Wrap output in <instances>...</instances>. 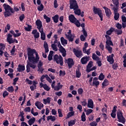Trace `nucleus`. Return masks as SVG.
<instances>
[{
  "label": "nucleus",
  "mask_w": 126,
  "mask_h": 126,
  "mask_svg": "<svg viewBox=\"0 0 126 126\" xmlns=\"http://www.w3.org/2000/svg\"><path fill=\"white\" fill-rule=\"evenodd\" d=\"M27 55L28 60L30 63H38V62L40 60V57H39V55L38 54V52L36 51V50L30 47L28 48Z\"/></svg>",
  "instance_id": "nucleus-1"
},
{
  "label": "nucleus",
  "mask_w": 126,
  "mask_h": 126,
  "mask_svg": "<svg viewBox=\"0 0 126 126\" xmlns=\"http://www.w3.org/2000/svg\"><path fill=\"white\" fill-rule=\"evenodd\" d=\"M3 7L5 9V11L3 13L4 17H9L12 16V14H14L15 11L17 12L19 10V8L17 6L14 7L13 8L10 7V6L6 3L3 4Z\"/></svg>",
  "instance_id": "nucleus-2"
},
{
  "label": "nucleus",
  "mask_w": 126,
  "mask_h": 126,
  "mask_svg": "<svg viewBox=\"0 0 126 126\" xmlns=\"http://www.w3.org/2000/svg\"><path fill=\"white\" fill-rule=\"evenodd\" d=\"M117 117L119 123H122L124 125L126 124V118L124 117L123 112L121 110H118L117 111Z\"/></svg>",
  "instance_id": "nucleus-3"
},
{
  "label": "nucleus",
  "mask_w": 126,
  "mask_h": 126,
  "mask_svg": "<svg viewBox=\"0 0 126 126\" xmlns=\"http://www.w3.org/2000/svg\"><path fill=\"white\" fill-rule=\"evenodd\" d=\"M53 60L57 64H60L62 66L63 65V58L62 55H60L59 56L58 54L54 55Z\"/></svg>",
  "instance_id": "nucleus-4"
},
{
  "label": "nucleus",
  "mask_w": 126,
  "mask_h": 126,
  "mask_svg": "<svg viewBox=\"0 0 126 126\" xmlns=\"http://www.w3.org/2000/svg\"><path fill=\"white\" fill-rule=\"evenodd\" d=\"M121 19L122 21V26L120 23H117L116 26L117 29H121L122 27L123 28H126V17L123 15L121 17Z\"/></svg>",
  "instance_id": "nucleus-5"
},
{
  "label": "nucleus",
  "mask_w": 126,
  "mask_h": 126,
  "mask_svg": "<svg viewBox=\"0 0 126 126\" xmlns=\"http://www.w3.org/2000/svg\"><path fill=\"white\" fill-rule=\"evenodd\" d=\"M93 12L94 14H97L100 18L101 21H103V13H102V10L100 8H97L94 6L93 8Z\"/></svg>",
  "instance_id": "nucleus-6"
},
{
  "label": "nucleus",
  "mask_w": 126,
  "mask_h": 126,
  "mask_svg": "<svg viewBox=\"0 0 126 126\" xmlns=\"http://www.w3.org/2000/svg\"><path fill=\"white\" fill-rule=\"evenodd\" d=\"M70 9H76L78 8V4L76 0H69Z\"/></svg>",
  "instance_id": "nucleus-7"
},
{
  "label": "nucleus",
  "mask_w": 126,
  "mask_h": 126,
  "mask_svg": "<svg viewBox=\"0 0 126 126\" xmlns=\"http://www.w3.org/2000/svg\"><path fill=\"white\" fill-rule=\"evenodd\" d=\"M58 47L59 48V51L62 54L63 57L64 58V57L66 56V50H65V49L62 46L60 41L58 42Z\"/></svg>",
  "instance_id": "nucleus-8"
},
{
  "label": "nucleus",
  "mask_w": 126,
  "mask_h": 126,
  "mask_svg": "<svg viewBox=\"0 0 126 126\" xmlns=\"http://www.w3.org/2000/svg\"><path fill=\"white\" fill-rule=\"evenodd\" d=\"M73 52L75 56L79 59H80V58L83 56V53L81 50H78L75 48H74L73 49Z\"/></svg>",
  "instance_id": "nucleus-9"
},
{
  "label": "nucleus",
  "mask_w": 126,
  "mask_h": 126,
  "mask_svg": "<svg viewBox=\"0 0 126 126\" xmlns=\"http://www.w3.org/2000/svg\"><path fill=\"white\" fill-rule=\"evenodd\" d=\"M112 10H114V18L116 21L119 20L120 18V13L118 12V8H116V7H113Z\"/></svg>",
  "instance_id": "nucleus-10"
},
{
  "label": "nucleus",
  "mask_w": 126,
  "mask_h": 126,
  "mask_svg": "<svg viewBox=\"0 0 126 126\" xmlns=\"http://www.w3.org/2000/svg\"><path fill=\"white\" fill-rule=\"evenodd\" d=\"M67 63L69 69L71 68L73 65H74V62H73V59L72 58H68L67 60Z\"/></svg>",
  "instance_id": "nucleus-11"
},
{
  "label": "nucleus",
  "mask_w": 126,
  "mask_h": 126,
  "mask_svg": "<svg viewBox=\"0 0 126 126\" xmlns=\"http://www.w3.org/2000/svg\"><path fill=\"white\" fill-rule=\"evenodd\" d=\"M90 57L89 56H84V57L82 58L81 59V63L82 64H86L87 62H89V60Z\"/></svg>",
  "instance_id": "nucleus-12"
},
{
  "label": "nucleus",
  "mask_w": 126,
  "mask_h": 126,
  "mask_svg": "<svg viewBox=\"0 0 126 126\" xmlns=\"http://www.w3.org/2000/svg\"><path fill=\"white\" fill-rule=\"evenodd\" d=\"M98 78L97 77H94L93 80V84H90L92 86H95V87H98V86L100 84V82L98 81Z\"/></svg>",
  "instance_id": "nucleus-13"
},
{
  "label": "nucleus",
  "mask_w": 126,
  "mask_h": 126,
  "mask_svg": "<svg viewBox=\"0 0 126 126\" xmlns=\"http://www.w3.org/2000/svg\"><path fill=\"white\" fill-rule=\"evenodd\" d=\"M32 34L33 35L35 41H36V39H39L40 37V33L38 32L37 30H33L32 32Z\"/></svg>",
  "instance_id": "nucleus-14"
},
{
  "label": "nucleus",
  "mask_w": 126,
  "mask_h": 126,
  "mask_svg": "<svg viewBox=\"0 0 126 126\" xmlns=\"http://www.w3.org/2000/svg\"><path fill=\"white\" fill-rule=\"evenodd\" d=\"M103 8L105 9V12L107 17H110L112 15L111 10L105 6H104Z\"/></svg>",
  "instance_id": "nucleus-15"
},
{
  "label": "nucleus",
  "mask_w": 126,
  "mask_h": 126,
  "mask_svg": "<svg viewBox=\"0 0 126 126\" xmlns=\"http://www.w3.org/2000/svg\"><path fill=\"white\" fill-rule=\"evenodd\" d=\"M7 41L10 44H13V43H14V39L12 38V35L10 33H9L7 35Z\"/></svg>",
  "instance_id": "nucleus-16"
},
{
  "label": "nucleus",
  "mask_w": 126,
  "mask_h": 126,
  "mask_svg": "<svg viewBox=\"0 0 126 126\" xmlns=\"http://www.w3.org/2000/svg\"><path fill=\"white\" fill-rule=\"evenodd\" d=\"M114 57V54H112L111 55H109V56H107V62L110 63V64H113L115 62V60H114V58L113 57Z\"/></svg>",
  "instance_id": "nucleus-17"
},
{
  "label": "nucleus",
  "mask_w": 126,
  "mask_h": 126,
  "mask_svg": "<svg viewBox=\"0 0 126 126\" xmlns=\"http://www.w3.org/2000/svg\"><path fill=\"white\" fill-rule=\"evenodd\" d=\"M35 106H36V107L39 110H41V109H42V108L44 107V104H43V103H42V102H41L39 101L35 102Z\"/></svg>",
  "instance_id": "nucleus-18"
},
{
  "label": "nucleus",
  "mask_w": 126,
  "mask_h": 126,
  "mask_svg": "<svg viewBox=\"0 0 126 126\" xmlns=\"http://www.w3.org/2000/svg\"><path fill=\"white\" fill-rule=\"evenodd\" d=\"M35 24L36 26H37V29L40 31V30H41V28L42 27V21H41L40 19L37 20L35 22Z\"/></svg>",
  "instance_id": "nucleus-19"
},
{
  "label": "nucleus",
  "mask_w": 126,
  "mask_h": 126,
  "mask_svg": "<svg viewBox=\"0 0 126 126\" xmlns=\"http://www.w3.org/2000/svg\"><path fill=\"white\" fill-rule=\"evenodd\" d=\"M88 107L91 108V109H93L94 107V103H93V100L92 99H89L88 100Z\"/></svg>",
  "instance_id": "nucleus-20"
},
{
  "label": "nucleus",
  "mask_w": 126,
  "mask_h": 126,
  "mask_svg": "<svg viewBox=\"0 0 126 126\" xmlns=\"http://www.w3.org/2000/svg\"><path fill=\"white\" fill-rule=\"evenodd\" d=\"M74 10V13L75 14L77 15H80L81 17H83L84 16V14H81V10L80 9L77 8L76 9H73Z\"/></svg>",
  "instance_id": "nucleus-21"
},
{
  "label": "nucleus",
  "mask_w": 126,
  "mask_h": 126,
  "mask_svg": "<svg viewBox=\"0 0 126 126\" xmlns=\"http://www.w3.org/2000/svg\"><path fill=\"white\" fill-rule=\"evenodd\" d=\"M68 18H69V21L72 23H74V22H75V21H76V20L77 19H76V18H75L74 15L72 14H71L70 15H69L68 17Z\"/></svg>",
  "instance_id": "nucleus-22"
},
{
  "label": "nucleus",
  "mask_w": 126,
  "mask_h": 126,
  "mask_svg": "<svg viewBox=\"0 0 126 126\" xmlns=\"http://www.w3.org/2000/svg\"><path fill=\"white\" fill-rule=\"evenodd\" d=\"M17 69L19 72H22V71L25 70V66L24 65L19 64Z\"/></svg>",
  "instance_id": "nucleus-23"
},
{
  "label": "nucleus",
  "mask_w": 126,
  "mask_h": 126,
  "mask_svg": "<svg viewBox=\"0 0 126 126\" xmlns=\"http://www.w3.org/2000/svg\"><path fill=\"white\" fill-rule=\"evenodd\" d=\"M39 31L40 33H41L40 38L41 40H42V41H45V40H46V33H45L43 29H42V30H39Z\"/></svg>",
  "instance_id": "nucleus-24"
},
{
  "label": "nucleus",
  "mask_w": 126,
  "mask_h": 126,
  "mask_svg": "<svg viewBox=\"0 0 126 126\" xmlns=\"http://www.w3.org/2000/svg\"><path fill=\"white\" fill-rule=\"evenodd\" d=\"M65 36L68 39L69 42H73L74 40V35H67V34H65Z\"/></svg>",
  "instance_id": "nucleus-25"
},
{
  "label": "nucleus",
  "mask_w": 126,
  "mask_h": 126,
  "mask_svg": "<svg viewBox=\"0 0 126 126\" xmlns=\"http://www.w3.org/2000/svg\"><path fill=\"white\" fill-rule=\"evenodd\" d=\"M43 47L45 49V52L46 53H49V45L47 43V41H44Z\"/></svg>",
  "instance_id": "nucleus-26"
},
{
  "label": "nucleus",
  "mask_w": 126,
  "mask_h": 126,
  "mask_svg": "<svg viewBox=\"0 0 126 126\" xmlns=\"http://www.w3.org/2000/svg\"><path fill=\"white\" fill-rule=\"evenodd\" d=\"M10 33H11V34H12V35H13L14 38H17V37H20V36L21 35V32H19L16 34V33L14 32V31H13V30L10 31Z\"/></svg>",
  "instance_id": "nucleus-27"
},
{
  "label": "nucleus",
  "mask_w": 126,
  "mask_h": 126,
  "mask_svg": "<svg viewBox=\"0 0 126 126\" xmlns=\"http://www.w3.org/2000/svg\"><path fill=\"white\" fill-rule=\"evenodd\" d=\"M60 40L62 45L63 46H64V45H67V40L64 39V37L63 36L61 37Z\"/></svg>",
  "instance_id": "nucleus-28"
},
{
  "label": "nucleus",
  "mask_w": 126,
  "mask_h": 126,
  "mask_svg": "<svg viewBox=\"0 0 126 126\" xmlns=\"http://www.w3.org/2000/svg\"><path fill=\"white\" fill-rule=\"evenodd\" d=\"M62 88H63V85H61V83L59 82L57 84V86L54 88V90L55 91H59Z\"/></svg>",
  "instance_id": "nucleus-29"
},
{
  "label": "nucleus",
  "mask_w": 126,
  "mask_h": 126,
  "mask_svg": "<svg viewBox=\"0 0 126 126\" xmlns=\"http://www.w3.org/2000/svg\"><path fill=\"white\" fill-rule=\"evenodd\" d=\"M35 119L34 117H32V118H31L29 120H28V123L29 125V126H32L33 124L35 123Z\"/></svg>",
  "instance_id": "nucleus-30"
},
{
  "label": "nucleus",
  "mask_w": 126,
  "mask_h": 126,
  "mask_svg": "<svg viewBox=\"0 0 126 126\" xmlns=\"http://www.w3.org/2000/svg\"><path fill=\"white\" fill-rule=\"evenodd\" d=\"M47 121H51V122H55L56 121V117L53 116H49L47 117Z\"/></svg>",
  "instance_id": "nucleus-31"
},
{
  "label": "nucleus",
  "mask_w": 126,
  "mask_h": 126,
  "mask_svg": "<svg viewBox=\"0 0 126 126\" xmlns=\"http://www.w3.org/2000/svg\"><path fill=\"white\" fill-rule=\"evenodd\" d=\"M52 19L55 23H58L59 22V15H55L52 17Z\"/></svg>",
  "instance_id": "nucleus-32"
},
{
  "label": "nucleus",
  "mask_w": 126,
  "mask_h": 126,
  "mask_svg": "<svg viewBox=\"0 0 126 126\" xmlns=\"http://www.w3.org/2000/svg\"><path fill=\"white\" fill-rule=\"evenodd\" d=\"M108 83H109V81L107 79H105L103 82L102 83V88H104L105 86H108Z\"/></svg>",
  "instance_id": "nucleus-33"
},
{
  "label": "nucleus",
  "mask_w": 126,
  "mask_h": 126,
  "mask_svg": "<svg viewBox=\"0 0 126 126\" xmlns=\"http://www.w3.org/2000/svg\"><path fill=\"white\" fill-rule=\"evenodd\" d=\"M43 18L46 20L47 23H49V22H51V18L47 17V15L44 14L43 15Z\"/></svg>",
  "instance_id": "nucleus-34"
},
{
  "label": "nucleus",
  "mask_w": 126,
  "mask_h": 126,
  "mask_svg": "<svg viewBox=\"0 0 126 126\" xmlns=\"http://www.w3.org/2000/svg\"><path fill=\"white\" fill-rule=\"evenodd\" d=\"M81 118L82 122H85L86 121V115H85V112L82 113Z\"/></svg>",
  "instance_id": "nucleus-35"
},
{
  "label": "nucleus",
  "mask_w": 126,
  "mask_h": 126,
  "mask_svg": "<svg viewBox=\"0 0 126 126\" xmlns=\"http://www.w3.org/2000/svg\"><path fill=\"white\" fill-rule=\"evenodd\" d=\"M43 102H44V104H47V103L50 104L51 103V98L48 97L46 99H43Z\"/></svg>",
  "instance_id": "nucleus-36"
},
{
  "label": "nucleus",
  "mask_w": 126,
  "mask_h": 126,
  "mask_svg": "<svg viewBox=\"0 0 126 126\" xmlns=\"http://www.w3.org/2000/svg\"><path fill=\"white\" fill-rule=\"evenodd\" d=\"M114 29L111 28L109 30L106 31V35H111L112 33L114 32Z\"/></svg>",
  "instance_id": "nucleus-37"
},
{
  "label": "nucleus",
  "mask_w": 126,
  "mask_h": 126,
  "mask_svg": "<svg viewBox=\"0 0 126 126\" xmlns=\"http://www.w3.org/2000/svg\"><path fill=\"white\" fill-rule=\"evenodd\" d=\"M80 76H81V73L80 72L79 69H78L76 71V77H77V78H79Z\"/></svg>",
  "instance_id": "nucleus-38"
},
{
  "label": "nucleus",
  "mask_w": 126,
  "mask_h": 126,
  "mask_svg": "<svg viewBox=\"0 0 126 126\" xmlns=\"http://www.w3.org/2000/svg\"><path fill=\"white\" fill-rule=\"evenodd\" d=\"M113 4L116 5L115 8H117V10L119 9V0H114Z\"/></svg>",
  "instance_id": "nucleus-39"
},
{
  "label": "nucleus",
  "mask_w": 126,
  "mask_h": 126,
  "mask_svg": "<svg viewBox=\"0 0 126 126\" xmlns=\"http://www.w3.org/2000/svg\"><path fill=\"white\" fill-rule=\"evenodd\" d=\"M98 79H99V80H104V79H105V75L102 73H101L99 74Z\"/></svg>",
  "instance_id": "nucleus-40"
},
{
  "label": "nucleus",
  "mask_w": 126,
  "mask_h": 126,
  "mask_svg": "<svg viewBox=\"0 0 126 126\" xmlns=\"http://www.w3.org/2000/svg\"><path fill=\"white\" fill-rule=\"evenodd\" d=\"M7 91H8V92H10V93H12L14 91V89H13V86L8 87L7 88Z\"/></svg>",
  "instance_id": "nucleus-41"
},
{
  "label": "nucleus",
  "mask_w": 126,
  "mask_h": 126,
  "mask_svg": "<svg viewBox=\"0 0 126 126\" xmlns=\"http://www.w3.org/2000/svg\"><path fill=\"white\" fill-rule=\"evenodd\" d=\"M27 26L28 27L25 28V30H26V31H29V32L31 31V29H32V26L27 24Z\"/></svg>",
  "instance_id": "nucleus-42"
},
{
  "label": "nucleus",
  "mask_w": 126,
  "mask_h": 126,
  "mask_svg": "<svg viewBox=\"0 0 126 126\" xmlns=\"http://www.w3.org/2000/svg\"><path fill=\"white\" fill-rule=\"evenodd\" d=\"M44 9V5L43 4H41L40 6H38L37 7V10L38 11H42Z\"/></svg>",
  "instance_id": "nucleus-43"
},
{
  "label": "nucleus",
  "mask_w": 126,
  "mask_h": 126,
  "mask_svg": "<svg viewBox=\"0 0 126 126\" xmlns=\"http://www.w3.org/2000/svg\"><path fill=\"white\" fill-rule=\"evenodd\" d=\"M81 103L83 107H86L87 106V101H86V99H84L83 101H81Z\"/></svg>",
  "instance_id": "nucleus-44"
},
{
  "label": "nucleus",
  "mask_w": 126,
  "mask_h": 126,
  "mask_svg": "<svg viewBox=\"0 0 126 126\" xmlns=\"http://www.w3.org/2000/svg\"><path fill=\"white\" fill-rule=\"evenodd\" d=\"M68 126H74V125H75V121H74V120H70L68 123Z\"/></svg>",
  "instance_id": "nucleus-45"
},
{
  "label": "nucleus",
  "mask_w": 126,
  "mask_h": 126,
  "mask_svg": "<svg viewBox=\"0 0 126 126\" xmlns=\"http://www.w3.org/2000/svg\"><path fill=\"white\" fill-rule=\"evenodd\" d=\"M105 48H106V50H108V51L110 54H112V51L113 50V48H112V47H111L110 46H106Z\"/></svg>",
  "instance_id": "nucleus-46"
},
{
  "label": "nucleus",
  "mask_w": 126,
  "mask_h": 126,
  "mask_svg": "<svg viewBox=\"0 0 126 126\" xmlns=\"http://www.w3.org/2000/svg\"><path fill=\"white\" fill-rule=\"evenodd\" d=\"M118 67H119V65L118 64V63H114L112 65V68L115 70H117V69H118Z\"/></svg>",
  "instance_id": "nucleus-47"
},
{
  "label": "nucleus",
  "mask_w": 126,
  "mask_h": 126,
  "mask_svg": "<svg viewBox=\"0 0 126 126\" xmlns=\"http://www.w3.org/2000/svg\"><path fill=\"white\" fill-rule=\"evenodd\" d=\"M51 47L54 51H55V52L58 51V47H57V44H51Z\"/></svg>",
  "instance_id": "nucleus-48"
},
{
  "label": "nucleus",
  "mask_w": 126,
  "mask_h": 126,
  "mask_svg": "<svg viewBox=\"0 0 126 126\" xmlns=\"http://www.w3.org/2000/svg\"><path fill=\"white\" fill-rule=\"evenodd\" d=\"M85 112H86V115L87 116H88L91 114V113H93V110L91 109H88L87 111L86 110H85Z\"/></svg>",
  "instance_id": "nucleus-49"
},
{
  "label": "nucleus",
  "mask_w": 126,
  "mask_h": 126,
  "mask_svg": "<svg viewBox=\"0 0 126 126\" xmlns=\"http://www.w3.org/2000/svg\"><path fill=\"white\" fill-rule=\"evenodd\" d=\"M74 115V111H71L70 112H69L67 115V118L68 119L70 118V117H72Z\"/></svg>",
  "instance_id": "nucleus-50"
},
{
  "label": "nucleus",
  "mask_w": 126,
  "mask_h": 126,
  "mask_svg": "<svg viewBox=\"0 0 126 126\" xmlns=\"http://www.w3.org/2000/svg\"><path fill=\"white\" fill-rule=\"evenodd\" d=\"M93 60L96 61V60H99V57L97 56L94 53L92 56Z\"/></svg>",
  "instance_id": "nucleus-51"
},
{
  "label": "nucleus",
  "mask_w": 126,
  "mask_h": 126,
  "mask_svg": "<svg viewBox=\"0 0 126 126\" xmlns=\"http://www.w3.org/2000/svg\"><path fill=\"white\" fill-rule=\"evenodd\" d=\"M106 46H113V42L112 40H109L106 41Z\"/></svg>",
  "instance_id": "nucleus-52"
},
{
  "label": "nucleus",
  "mask_w": 126,
  "mask_h": 126,
  "mask_svg": "<svg viewBox=\"0 0 126 126\" xmlns=\"http://www.w3.org/2000/svg\"><path fill=\"white\" fill-rule=\"evenodd\" d=\"M92 66H93V62L90 61L88 64L87 67H88V68H91Z\"/></svg>",
  "instance_id": "nucleus-53"
},
{
  "label": "nucleus",
  "mask_w": 126,
  "mask_h": 126,
  "mask_svg": "<svg viewBox=\"0 0 126 126\" xmlns=\"http://www.w3.org/2000/svg\"><path fill=\"white\" fill-rule=\"evenodd\" d=\"M58 6H59V4H58V0H54V8H58Z\"/></svg>",
  "instance_id": "nucleus-54"
},
{
  "label": "nucleus",
  "mask_w": 126,
  "mask_h": 126,
  "mask_svg": "<svg viewBox=\"0 0 126 126\" xmlns=\"http://www.w3.org/2000/svg\"><path fill=\"white\" fill-rule=\"evenodd\" d=\"M80 38L82 42H84L86 40V37L84 36L83 34L80 35Z\"/></svg>",
  "instance_id": "nucleus-55"
},
{
  "label": "nucleus",
  "mask_w": 126,
  "mask_h": 126,
  "mask_svg": "<svg viewBox=\"0 0 126 126\" xmlns=\"http://www.w3.org/2000/svg\"><path fill=\"white\" fill-rule=\"evenodd\" d=\"M25 18V16L24 15V14H22L21 16L19 17V20L21 22H22L23 21V20Z\"/></svg>",
  "instance_id": "nucleus-56"
},
{
  "label": "nucleus",
  "mask_w": 126,
  "mask_h": 126,
  "mask_svg": "<svg viewBox=\"0 0 126 126\" xmlns=\"http://www.w3.org/2000/svg\"><path fill=\"white\" fill-rule=\"evenodd\" d=\"M43 88L44 90H46V91H50V89H51V88H50V87H49L47 84L44 85Z\"/></svg>",
  "instance_id": "nucleus-57"
},
{
  "label": "nucleus",
  "mask_w": 126,
  "mask_h": 126,
  "mask_svg": "<svg viewBox=\"0 0 126 126\" xmlns=\"http://www.w3.org/2000/svg\"><path fill=\"white\" fill-rule=\"evenodd\" d=\"M74 23L77 27H80V23L78 20L77 19Z\"/></svg>",
  "instance_id": "nucleus-58"
},
{
  "label": "nucleus",
  "mask_w": 126,
  "mask_h": 126,
  "mask_svg": "<svg viewBox=\"0 0 126 126\" xmlns=\"http://www.w3.org/2000/svg\"><path fill=\"white\" fill-rule=\"evenodd\" d=\"M59 73H60V76H64V75H65V74H66L65 71H63V70H61L59 71Z\"/></svg>",
  "instance_id": "nucleus-59"
},
{
  "label": "nucleus",
  "mask_w": 126,
  "mask_h": 126,
  "mask_svg": "<svg viewBox=\"0 0 126 126\" xmlns=\"http://www.w3.org/2000/svg\"><path fill=\"white\" fill-rule=\"evenodd\" d=\"M78 93L79 95H82L83 94V89L79 88L78 89Z\"/></svg>",
  "instance_id": "nucleus-60"
},
{
  "label": "nucleus",
  "mask_w": 126,
  "mask_h": 126,
  "mask_svg": "<svg viewBox=\"0 0 126 126\" xmlns=\"http://www.w3.org/2000/svg\"><path fill=\"white\" fill-rule=\"evenodd\" d=\"M4 49H5V46H4V44H3V43H0V50L3 51Z\"/></svg>",
  "instance_id": "nucleus-61"
},
{
  "label": "nucleus",
  "mask_w": 126,
  "mask_h": 126,
  "mask_svg": "<svg viewBox=\"0 0 126 126\" xmlns=\"http://www.w3.org/2000/svg\"><path fill=\"white\" fill-rule=\"evenodd\" d=\"M58 114H59V117L60 118L63 117V113H62V109H58Z\"/></svg>",
  "instance_id": "nucleus-62"
},
{
  "label": "nucleus",
  "mask_w": 126,
  "mask_h": 126,
  "mask_svg": "<svg viewBox=\"0 0 126 126\" xmlns=\"http://www.w3.org/2000/svg\"><path fill=\"white\" fill-rule=\"evenodd\" d=\"M46 80H47V81H48V82H49V83H52V82H53V81H52V79H51V78H50V77H49V76H48V75H46Z\"/></svg>",
  "instance_id": "nucleus-63"
},
{
  "label": "nucleus",
  "mask_w": 126,
  "mask_h": 126,
  "mask_svg": "<svg viewBox=\"0 0 126 126\" xmlns=\"http://www.w3.org/2000/svg\"><path fill=\"white\" fill-rule=\"evenodd\" d=\"M2 96H3V98H5V97H6V96H8V93L6 91H4L2 94Z\"/></svg>",
  "instance_id": "nucleus-64"
}]
</instances>
